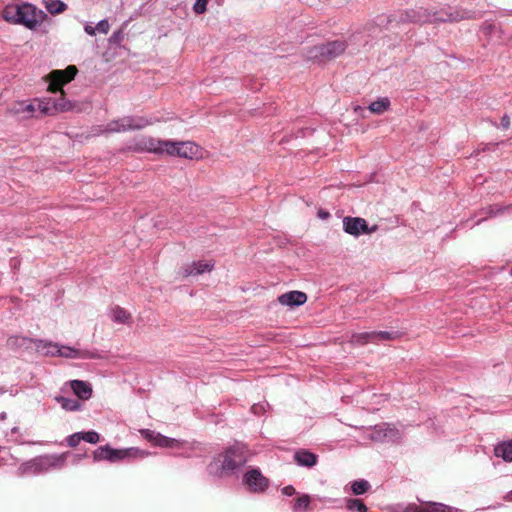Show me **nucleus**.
Wrapping results in <instances>:
<instances>
[{
  "instance_id": "obj_1",
  "label": "nucleus",
  "mask_w": 512,
  "mask_h": 512,
  "mask_svg": "<svg viewBox=\"0 0 512 512\" xmlns=\"http://www.w3.org/2000/svg\"><path fill=\"white\" fill-rule=\"evenodd\" d=\"M395 26L401 24H425L437 22H458L464 19H475L478 14L464 9L442 8L431 11L423 7L394 11Z\"/></svg>"
},
{
  "instance_id": "obj_2",
  "label": "nucleus",
  "mask_w": 512,
  "mask_h": 512,
  "mask_svg": "<svg viewBox=\"0 0 512 512\" xmlns=\"http://www.w3.org/2000/svg\"><path fill=\"white\" fill-rule=\"evenodd\" d=\"M246 452V446L236 442L213 458L207 466V472L215 477H228L238 474L247 462Z\"/></svg>"
},
{
  "instance_id": "obj_3",
  "label": "nucleus",
  "mask_w": 512,
  "mask_h": 512,
  "mask_svg": "<svg viewBox=\"0 0 512 512\" xmlns=\"http://www.w3.org/2000/svg\"><path fill=\"white\" fill-rule=\"evenodd\" d=\"M5 21L20 24L29 30H36L47 19V14L30 3L9 4L2 11Z\"/></svg>"
},
{
  "instance_id": "obj_4",
  "label": "nucleus",
  "mask_w": 512,
  "mask_h": 512,
  "mask_svg": "<svg viewBox=\"0 0 512 512\" xmlns=\"http://www.w3.org/2000/svg\"><path fill=\"white\" fill-rule=\"evenodd\" d=\"M69 452L62 454H44L22 462L16 469L17 477H27L45 474L51 470L61 469L65 466Z\"/></svg>"
},
{
  "instance_id": "obj_5",
  "label": "nucleus",
  "mask_w": 512,
  "mask_h": 512,
  "mask_svg": "<svg viewBox=\"0 0 512 512\" xmlns=\"http://www.w3.org/2000/svg\"><path fill=\"white\" fill-rule=\"evenodd\" d=\"M37 350L43 351L45 355L59 356L67 359H98L96 350L77 349L66 345H59L51 341L38 339L35 341Z\"/></svg>"
},
{
  "instance_id": "obj_6",
  "label": "nucleus",
  "mask_w": 512,
  "mask_h": 512,
  "mask_svg": "<svg viewBox=\"0 0 512 512\" xmlns=\"http://www.w3.org/2000/svg\"><path fill=\"white\" fill-rule=\"evenodd\" d=\"M149 453L136 447L116 449L110 445L99 446L93 452V461H108L110 463H116L120 461H133L135 459H143L147 457Z\"/></svg>"
},
{
  "instance_id": "obj_7",
  "label": "nucleus",
  "mask_w": 512,
  "mask_h": 512,
  "mask_svg": "<svg viewBox=\"0 0 512 512\" xmlns=\"http://www.w3.org/2000/svg\"><path fill=\"white\" fill-rule=\"evenodd\" d=\"M148 150L154 153H166L170 156H179L192 159L198 150V146L190 141H172L150 139Z\"/></svg>"
},
{
  "instance_id": "obj_8",
  "label": "nucleus",
  "mask_w": 512,
  "mask_h": 512,
  "mask_svg": "<svg viewBox=\"0 0 512 512\" xmlns=\"http://www.w3.org/2000/svg\"><path fill=\"white\" fill-rule=\"evenodd\" d=\"M347 48L343 40H334L312 47L308 52V58L319 62L328 61L341 55Z\"/></svg>"
},
{
  "instance_id": "obj_9",
  "label": "nucleus",
  "mask_w": 512,
  "mask_h": 512,
  "mask_svg": "<svg viewBox=\"0 0 512 512\" xmlns=\"http://www.w3.org/2000/svg\"><path fill=\"white\" fill-rule=\"evenodd\" d=\"M153 123L152 119L141 116H128L113 120L107 124L104 132H125L129 130H140Z\"/></svg>"
},
{
  "instance_id": "obj_10",
  "label": "nucleus",
  "mask_w": 512,
  "mask_h": 512,
  "mask_svg": "<svg viewBox=\"0 0 512 512\" xmlns=\"http://www.w3.org/2000/svg\"><path fill=\"white\" fill-rule=\"evenodd\" d=\"M399 336L397 331H369L353 333L349 342L355 346H362L368 343H380L396 339Z\"/></svg>"
},
{
  "instance_id": "obj_11",
  "label": "nucleus",
  "mask_w": 512,
  "mask_h": 512,
  "mask_svg": "<svg viewBox=\"0 0 512 512\" xmlns=\"http://www.w3.org/2000/svg\"><path fill=\"white\" fill-rule=\"evenodd\" d=\"M366 437L374 442H396L400 438V433L395 427L383 423L370 428Z\"/></svg>"
},
{
  "instance_id": "obj_12",
  "label": "nucleus",
  "mask_w": 512,
  "mask_h": 512,
  "mask_svg": "<svg viewBox=\"0 0 512 512\" xmlns=\"http://www.w3.org/2000/svg\"><path fill=\"white\" fill-rule=\"evenodd\" d=\"M243 484L250 492L263 493L269 486V480L259 468H252L244 474Z\"/></svg>"
},
{
  "instance_id": "obj_13",
  "label": "nucleus",
  "mask_w": 512,
  "mask_h": 512,
  "mask_svg": "<svg viewBox=\"0 0 512 512\" xmlns=\"http://www.w3.org/2000/svg\"><path fill=\"white\" fill-rule=\"evenodd\" d=\"M77 74V68L73 65L68 66L64 70H54L50 73L49 90L53 93L62 91V87L69 83Z\"/></svg>"
},
{
  "instance_id": "obj_14",
  "label": "nucleus",
  "mask_w": 512,
  "mask_h": 512,
  "mask_svg": "<svg viewBox=\"0 0 512 512\" xmlns=\"http://www.w3.org/2000/svg\"><path fill=\"white\" fill-rule=\"evenodd\" d=\"M377 226L369 228L368 223L365 219L360 217H344L343 219V230L354 237H359L364 234H371L375 232Z\"/></svg>"
},
{
  "instance_id": "obj_15",
  "label": "nucleus",
  "mask_w": 512,
  "mask_h": 512,
  "mask_svg": "<svg viewBox=\"0 0 512 512\" xmlns=\"http://www.w3.org/2000/svg\"><path fill=\"white\" fill-rule=\"evenodd\" d=\"M293 460L300 467L312 468L317 465L319 457L308 449L300 448L294 452Z\"/></svg>"
},
{
  "instance_id": "obj_16",
  "label": "nucleus",
  "mask_w": 512,
  "mask_h": 512,
  "mask_svg": "<svg viewBox=\"0 0 512 512\" xmlns=\"http://www.w3.org/2000/svg\"><path fill=\"white\" fill-rule=\"evenodd\" d=\"M307 295L302 291H289L278 297V302L283 306L298 307L305 304Z\"/></svg>"
},
{
  "instance_id": "obj_17",
  "label": "nucleus",
  "mask_w": 512,
  "mask_h": 512,
  "mask_svg": "<svg viewBox=\"0 0 512 512\" xmlns=\"http://www.w3.org/2000/svg\"><path fill=\"white\" fill-rule=\"evenodd\" d=\"M459 509L442 503L431 502L424 508H420L415 504H410L401 512H458Z\"/></svg>"
},
{
  "instance_id": "obj_18",
  "label": "nucleus",
  "mask_w": 512,
  "mask_h": 512,
  "mask_svg": "<svg viewBox=\"0 0 512 512\" xmlns=\"http://www.w3.org/2000/svg\"><path fill=\"white\" fill-rule=\"evenodd\" d=\"M214 268L213 262L207 261H194L189 265L182 268L183 277L201 275L205 272H210Z\"/></svg>"
},
{
  "instance_id": "obj_19",
  "label": "nucleus",
  "mask_w": 512,
  "mask_h": 512,
  "mask_svg": "<svg viewBox=\"0 0 512 512\" xmlns=\"http://www.w3.org/2000/svg\"><path fill=\"white\" fill-rule=\"evenodd\" d=\"M69 385L78 400L86 401L91 398L92 387L88 382L83 380H71L69 381Z\"/></svg>"
},
{
  "instance_id": "obj_20",
  "label": "nucleus",
  "mask_w": 512,
  "mask_h": 512,
  "mask_svg": "<svg viewBox=\"0 0 512 512\" xmlns=\"http://www.w3.org/2000/svg\"><path fill=\"white\" fill-rule=\"evenodd\" d=\"M144 433H145L146 437L150 440H153L157 446L167 447V448L178 447L179 441L174 438H170V437L161 435L160 433H155L150 430H145Z\"/></svg>"
},
{
  "instance_id": "obj_21",
  "label": "nucleus",
  "mask_w": 512,
  "mask_h": 512,
  "mask_svg": "<svg viewBox=\"0 0 512 512\" xmlns=\"http://www.w3.org/2000/svg\"><path fill=\"white\" fill-rule=\"evenodd\" d=\"M54 400L60 404L61 408L65 411L76 412L83 409V404L78 399L57 395L54 397Z\"/></svg>"
},
{
  "instance_id": "obj_22",
  "label": "nucleus",
  "mask_w": 512,
  "mask_h": 512,
  "mask_svg": "<svg viewBox=\"0 0 512 512\" xmlns=\"http://www.w3.org/2000/svg\"><path fill=\"white\" fill-rule=\"evenodd\" d=\"M495 456L506 462H512V440L498 443L494 449Z\"/></svg>"
},
{
  "instance_id": "obj_23",
  "label": "nucleus",
  "mask_w": 512,
  "mask_h": 512,
  "mask_svg": "<svg viewBox=\"0 0 512 512\" xmlns=\"http://www.w3.org/2000/svg\"><path fill=\"white\" fill-rule=\"evenodd\" d=\"M390 106L391 102L388 97H379L377 100L369 104L368 110L373 114L382 115L390 109Z\"/></svg>"
},
{
  "instance_id": "obj_24",
  "label": "nucleus",
  "mask_w": 512,
  "mask_h": 512,
  "mask_svg": "<svg viewBox=\"0 0 512 512\" xmlns=\"http://www.w3.org/2000/svg\"><path fill=\"white\" fill-rule=\"evenodd\" d=\"M111 318L115 323L118 324H126L129 322L131 316L130 314L122 307L115 306L111 309Z\"/></svg>"
},
{
  "instance_id": "obj_25",
  "label": "nucleus",
  "mask_w": 512,
  "mask_h": 512,
  "mask_svg": "<svg viewBox=\"0 0 512 512\" xmlns=\"http://www.w3.org/2000/svg\"><path fill=\"white\" fill-rule=\"evenodd\" d=\"M46 10L52 14H60L67 9V5L61 0H43Z\"/></svg>"
},
{
  "instance_id": "obj_26",
  "label": "nucleus",
  "mask_w": 512,
  "mask_h": 512,
  "mask_svg": "<svg viewBox=\"0 0 512 512\" xmlns=\"http://www.w3.org/2000/svg\"><path fill=\"white\" fill-rule=\"evenodd\" d=\"M370 488V483L365 479L354 480L350 483V490L354 495H363L367 493Z\"/></svg>"
},
{
  "instance_id": "obj_27",
  "label": "nucleus",
  "mask_w": 512,
  "mask_h": 512,
  "mask_svg": "<svg viewBox=\"0 0 512 512\" xmlns=\"http://www.w3.org/2000/svg\"><path fill=\"white\" fill-rule=\"evenodd\" d=\"M346 508L350 512H367L368 510L363 500L358 498H348L346 500Z\"/></svg>"
},
{
  "instance_id": "obj_28",
  "label": "nucleus",
  "mask_w": 512,
  "mask_h": 512,
  "mask_svg": "<svg viewBox=\"0 0 512 512\" xmlns=\"http://www.w3.org/2000/svg\"><path fill=\"white\" fill-rule=\"evenodd\" d=\"M374 23L376 26L384 29H388L390 26H395L394 12L389 15H378L375 18Z\"/></svg>"
},
{
  "instance_id": "obj_29",
  "label": "nucleus",
  "mask_w": 512,
  "mask_h": 512,
  "mask_svg": "<svg viewBox=\"0 0 512 512\" xmlns=\"http://www.w3.org/2000/svg\"><path fill=\"white\" fill-rule=\"evenodd\" d=\"M17 461V458L6 451L5 447L0 446V468L3 466H15Z\"/></svg>"
},
{
  "instance_id": "obj_30",
  "label": "nucleus",
  "mask_w": 512,
  "mask_h": 512,
  "mask_svg": "<svg viewBox=\"0 0 512 512\" xmlns=\"http://www.w3.org/2000/svg\"><path fill=\"white\" fill-rule=\"evenodd\" d=\"M37 339H32L29 337H22V336H10L7 340V343L11 347H21L26 345L27 343H34Z\"/></svg>"
},
{
  "instance_id": "obj_31",
  "label": "nucleus",
  "mask_w": 512,
  "mask_h": 512,
  "mask_svg": "<svg viewBox=\"0 0 512 512\" xmlns=\"http://www.w3.org/2000/svg\"><path fill=\"white\" fill-rule=\"evenodd\" d=\"M310 505V497L307 494H303L298 497L294 503L293 510L295 512H303L309 508Z\"/></svg>"
},
{
  "instance_id": "obj_32",
  "label": "nucleus",
  "mask_w": 512,
  "mask_h": 512,
  "mask_svg": "<svg viewBox=\"0 0 512 512\" xmlns=\"http://www.w3.org/2000/svg\"><path fill=\"white\" fill-rule=\"evenodd\" d=\"M53 101V108L56 111H68L71 109V102L66 100L64 97L51 99Z\"/></svg>"
},
{
  "instance_id": "obj_33",
  "label": "nucleus",
  "mask_w": 512,
  "mask_h": 512,
  "mask_svg": "<svg viewBox=\"0 0 512 512\" xmlns=\"http://www.w3.org/2000/svg\"><path fill=\"white\" fill-rule=\"evenodd\" d=\"M82 440L90 444H96L100 440V435L94 430L81 431Z\"/></svg>"
},
{
  "instance_id": "obj_34",
  "label": "nucleus",
  "mask_w": 512,
  "mask_h": 512,
  "mask_svg": "<svg viewBox=\"0 0 512 512\" xmlns=\"http://www.w3.org/2000/svg\"><path fill=\"white\" fill-rule=\"evenodd\" d=\"M82 440L81 432L73 433L66 437L65 441L69 447H76Z\"/></svg>"
},
{
  "instance_id": "obj_35",
  "label": "nucleus",
  "mask_w": 512,
  "mask_h": 512,
  "mask_svg": "<svg viewBox=\"0 0 512 512\" xmlns=\"http://www.w3.org/2000/svg\"><path fill=\"white\" fill-rule=\"evenodd\" d=\"M209 0H196L193 5V10L196 14H203L207 9V3Z\"/></svg>"
},
{
  "instance_id": "obj_36",
  "label": "nucleus",
  "mask_w": 512,
  "mask_h": 512,
  "mask_svg": "<svg viewBox=\"0 0 512 512\" xmlns=\"http://www.w3.org/2000/svg\"><path fill=\"white\" fill-rule=\"evenodd\" d=\"M124 39V33L121 29L116 30L112 33L109 38V42L112 44H120Z\"/></svg>"
},
{
  "instance_id": "obj_37",
  "label": "nucleus",
  "mask_w": 512,
  "mask_h": 512,
  "mask_svg": "<svg viewBox=\"0 0 512 512\" xmlns=\"http://www.w3.org/2000/svg\"><path fill=\"white\" fill-rule=\"evenodd\" d=\"M95 29L100 33L107 34L110 29V24L107 19H102L97 23Z\"/></svg>"
},
{
  "instance_id": "obj_38",
  "label": "nucleus",
  "mask_w": 512,
  "mask_h": 512,
  "mask_svg": "<svg viewBox=\"0 0 512 512\" xmlns=\"http://www.w3.org/2000/svg\"><path fill=\"white\" fill-rule=\"evenodd\" d=\"M504 209V207H501L499 205H492L486 208V213L489 217H492L503 213Z\"/></svg>"
},
{
  "instance_id": "obj_39",
  "label": "nucleus",
  "mask_w": 512,
  "mask_h": 512,
  "mask_svg": "<svg viewBox=\"0 0 512 512\" xmlns=\"http://www.w3.org/2000/svg\"><path fill=\"white\" fill-rule=\"evenodd\" d=\"M267 406H269L268 403H265V404H263V403L254 404L251 407V411H252L253 414H255L257 416H260L263 413H265Z\"/></svg>"
},
{
  "instance_id": "obj_40",
  "label": "nucleus",
  "mask_w": 512,
  "mask_h": 512,
  "mask_svg": "<svg viewBox=\"0 0 512 512\" xmlns=\"http://www.w3.org/2000/svg\"><path fill=\"white\" fill-rule=\"evenodd\" d=\"M11 441H13L15 444L17 445H36V444H42V442H39V441H25L21 438L20 435H18L17 437L15 438H11L10 439Z\"/></svg>"
},
{
  "instance_id": "obj_41",
  "label": "nucleus",
  "mask_w": 512,
  "mask_h": 512,
  "mask_svg": "<svg viewBox=\"0 0 512 512\" xmlns=\"http://www.w3.org/2000/svg\"><path fill=\"white\" fill-rule=\"evenodd\" d=\"M500 127L504 130H507L510 127V118L507 114H504L501 117Z\"/></svg>"
},
{
  "instance_id": "obj_42",
  "label": "nucleus",
  "mask_w": 512,
  "mask_h": 512,
  "mask_svg": "<svg viewBox=\"0 0 512 512\" xmlns=\"http://www.w3.org/2000/svg\"><path fill=\"white\" fill-rule=\"evenodd\" d=\"M282 493L285 496H293L294 494H296V490L292 485H288L282 488Z\"/></svg>"
},
{
  "instance_id": "obj_43",
  "label": "nucleus",
  "mask_w": 512,
  "mask_h": 512,
  "mask_svg": "<svg viewBox=\"0 0 512 512\" xmlns=\"http://www.w3.org/2000/svg\"><path fill=\"white\" fill-rule=\"evenodd\" d=\"M498 145V143H488V144H482L481 149H477L475 153H479V151H486V150H494L495 147Z\"/></svg>"
},
{
  "instance_id": "obj_44",
  "label": "nucleus",
  "mask_w": 512,
  "mask_h": 512,
  "mask_svg": "<svg viewBox=\"0 0 512 512\" xmlns=\"http://www.w3.org/2000/svg\"><path fill=\"white\" fill-rule=\"evenodd\" d=\"M84 30H85V32H86L88 35H90V36H93V35H95V34H96V29H95V27H93L91 24H86V25L84 26Z\"/></svg>"
},
{
  "instance_id": "obj_45",
  "label": "nucleus",
  "mask_w": 512,
  "mask_h": 512,
  "mask_svg": "<svg viewBox=\"0 0 512 512\" xmlns=\"http://www.w3.org/2000/svg\"><path fill=\"white\" fill-rule=\"evenodd\" d=\"M318 217L321 219H328L330 217V213L328 211L320 209L318 211Z\"/></svg>"
},
{
  "instance_id": "obj_46",
  "label": "nucleus",
  "mask_w": 512,
  "mask_h": 512,
  "mask_svg": "<svg viewBox=\"0 0 512 512\" xmlns=\"http://www.w3.org/2000/svg\"><path fill=\"white\" fill-rule=\"evenodd\" d=\"M23 112H28L29 114L33 113L35 111V108L33 104H26L25 107L22 109Z\"/></svg>"
},
{
  "instance_id": "obj_47",
  "label": "nucleus",
  "mask_w": 512,
  "mask_h": 512,
  "mask_svg": "<svg viewBox=\"0 0 512 512\" xmlns=\"http://www.w3.org/2000/svg\"><path fill=\"white\" fill-rule=\"evenodd\" d=\"M86 457V454H77L74 455L73 464L78 463L82 458Z\"/></svg>"
},
{
  "instance_id": "obj_48",
  "label": "nucleus",
  "mask_w": 512,
  "mask_h": 512,
  "mask_svg": "<svg viewBox=\"0 0 512 512\" xmlns=\"http://www.w3.org/2000/svg\"><path fill=\"white\" fill-rule=\"evenodd\" d=\"M15 434H20V429H19V427H17V426L13 427V428L11 429V431H10V435H11V437H12L13 435H15Z\"/></svg>"
},
{
  "instance_id": "obj_49",
  "label": "nucleus",
  "mask_w": 512,
  "mask_h": 512,
  "mask_svg": "<svg viewBox=\"0 0 512 512\" xmlns=\"http://www.w3.org/2000/svg\"><path fill=\"white\" fill-rule=\"evenodd\" d=\"M504 499L506 501H510L512 502V490H510L509 492H507V494L505 495Z\"/></svg>"
},
{
  "instance_id": "obj_50",
  "label": "nucleus",
  "mask_w": 512,
  "mask_h": 512,
  "mask_svg": "<svg viewBox=\"0 0 512 512\" xmlns=\"http://www.w3.org/2000/svg\"><path fill=\"white\" fill-rule=\"evenodd\" d=\"M49 110H50V108H49L47 105H45V106H42V105H41V111H42L43 113H48V112H49Z\"/></svg>"
},
{
  "instance_id": "obj_51",
  "label": "nucleus",
  "mask_w": 512,
  "mask_h": 512,
  "mask_svg": "<svg viewBox=\"0 0 512 512\" xmlns=\"http://www.w3.org/2000/svg\"><path fill=\"white\" fill-rule=\"evenodd\" d=\"M7 414L5 412L0 413V420L6 419Z\"/></svg>"
},
{
  "instance_id": "obj_52",
  "label": "nucleus",
  "mask_w": 512,
  "mask_h": 512,
  "mask_svg": "<svg viewBox=\"0 0 512 512\" xmlns=\"http://www.w3.org/2000/svg\"><path fill=\"white\" fill-rule=\"evenodd\" d=\"M6 392V389L2 386H0V395L4 394Z\"/></svg>"
},
{
  "instance_id": "obj_53",
  "label": "nucleus",
  "mask_w": 512,
  "mask_h": 512,
  "mask_svg": "<svg viewBox=\"0 0 512 512\" xmlns=\"http://www.w3.org/2000/svg\"><path fill=\"white\" fill-rule=\"evenodd\" d=\"M485 218L479 219L475 224L481 223Z\"/></svg>"
},
{
  "instance_id": "obj_54",
  "label": "nucleus",
  "mask_w": 512,
  "mask_h": 512,
  "mask_svg": "<svg viewBox=\"0 0 512 512\" xmlns=\"http://www.w3.org/2000/svg\"><path fill=\"white\" fill-rule=\"evenodd\" d=\"M510 274L512 275V269H511V272H510Z\"/></svg>"
}]
</instances>
